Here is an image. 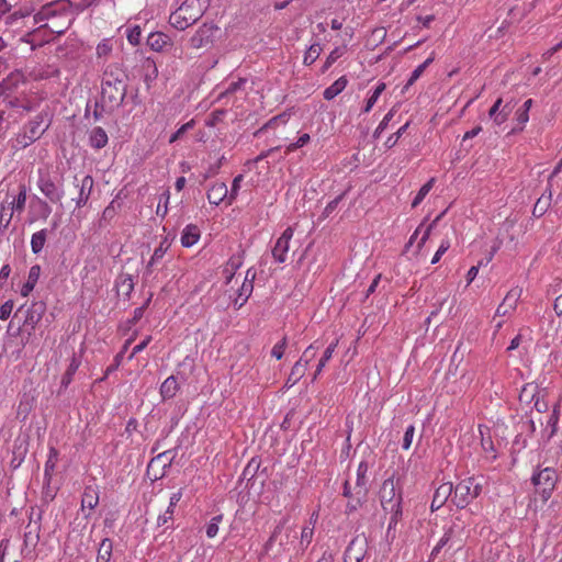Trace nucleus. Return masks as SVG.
Wrapping results in <instances>:
<instances>
[{
  "label": "nucleus",
  "mask_w": 562,
  "mask_h": 562,
  "mask_svg": "<svg viewBox=\"0 0 562 562\" xmlns=\"http://www.w3.org/2000/svg\"><path fill=\"white\" fill-rule=\"evenodd\" d=\"M212 0H183L169 16L171 26L184 31L198 22L211 5Z\"/></svg>",
  "instance_id": "f257e3e1"
},
{
  "label": "nucleus",
  "mask_w": 562,
  "mask_h": 562,
  "mask_svg": "<svg viewBox=\"0 0 562 562\" xmlns=\"http://www.w3.org/2000/svg\"><path fill=\"white\" fill-rule=\"evenodd\" d=\"M46 306L43 302H32L31 304L21 305L14 314V318L21 317L23 331L27 333V340L34 335L37 324L43 318Z\"/></svg>",
  "instance_id": "f03ea898"
},
{
  "label": "nucleus",
  "mask_w": 562,
  "mask_h": 562,
  "mask_svg": "<svg viewBox=\"0 0 562 562\" xmlns=\"http://www.w3.org/2000/svg\"><path fill=\"white\" fill-rule=\"evenodd\" d=\"M36 186L46 198V201L55 204L61 203L65 196L64 183L61 180H56L49 171L44 169L37 170Z\"/></svg>",
  "instance_id": "7ed1b4c3"
},
{
  "label": "nucleus",
  "mask_w": 562,
  "mask_h": 562,
  "mask_svg": "<svg viewBox=\"0 0 562 562\" xmlns=\"http://www.w3.org/2000/svg\"><path fill=\"white\" fill-rule=\"evenodd\" d=\"M481 490V484L474 477H467L453 486L452 503L459 508H464L480 495Z\"/></svg>",
  "instance_id": "20e7f679"
},
{
  "label": "nucleus",
  "mask_w": 562,
  "mask_h": 562,
  "mask_svg": "<svg viewBox=\"0 0 562 562\" xmlns=\"http://www.w3.org/2000/svg\"><path fill=\"white\" fill-rule=\"evenodd\" d=\"M531 482L536 491L541 495L542 501L547 502L555 487L558 482V473L553 468H544L535 472Z\"/></svg>",
  "instance_id": "39448f33"
},
{
  "label": "nucleus",
  "mask_w": 562,
  "mask_h": 562,
  "mask_svg": "<svg viewBox=\"0 0 562 562\" xmlns=\"http://www.w3.org/2000/svg\"><path fill=\"white\" fill-rule=\"evenodd\" d=\"M379 496L384 512L402 509V494L397 491L393 476L383 481Z\"/></svg>",
  "instance_id": "423d86ee"
},
{
  "label": "nucleus",
  "mask_w": 562,
  "mask_h": 562,
  "mask_svg": "<svg viewBox=\"0 0 562 562\" xmlns=\"http://www.w3.org/2000/svg\"><path fill=\"white\" fill-rule=\"evenodd\" d=\"M127 85H102L101 102L102 109L114 111L119 109L126 98Z\"/></svg>",
  "instance_id": "0eeeda50"
},
{
  "label": "nucleus",
  "mask_w": 562,
  "mask_h": 562,
  "mask_svg": "<svg viewBox=\"0 0 562 562\" xmlns=\"http://www.w3.org/2000/svg\"><path fill=\"white\" fill-rule=\"evenodd\" d=\"M218 31L220 29L215 23H203L191 36L190 46L195 49L211 46Z\"/></svg>",
  "instance_id": "6e6552de"
},
{
  "label": "nucleus",
  "mask_w": 562,
  "mask_h": 562,
  "mask_svg": "<svg viewBox=\"0 0 562 562\" xmlns=\"http://www.w3.org/2000/svg\"><path fill=\"white\" fill-rule=\"evenodd\" d=\"M71 2L69 0H55L52 2H48L34 13V23L35 24H46L53 19H56V16L60 15V12L65 8H70Z\"/></svg>",
  "instance_id": "1a4fd4ad"
},
{
  "label": "nucleus",
  "mask_w": 562,
  "mask_h": 562,
  "mask_svg": "<svg viewBox=\"0 0 562 562\" xmlns=\"http://www.w3.org/2000/svg\"><path fill=\"white\" fill-rule=\"evenodd\" d=\"M52 124V115L43 110L22 127L32 138L40 139Z\"/></svg>",
  "instance_id": "9d476101"
},
{
  "label": "nucleus",
  "mask_w": 562,
  "mask_h": 562,
  "mask_svg": "<svg viewBox=\"0 0 562 562\" xmlns=\"http://www.w3.org/2000/svg\"><path fill=\"white\" fill-rule=\"evenodd\" d=\"M293 235H294V228L289 226L278 237V239L276 240V243L271 249V255H272L274 262L284 263L288 260V254L290 250V241L293 238Z\"/></svg>",
  "instance_id": "9b49d317"
},
{
  "label": "nucleus",
  "mask_w": 562,
  "mask_h": 562,
  "mask_svg": "<svg viewBox=\"0 0 562 562\" xmlns=\"http://www.w3.org/2000/svg\"><path fill=\"white\" fill-rule=\"evenodd\" d=\"M75 19L74 7L65 8L60 15L56 16L46 24H41V29H47L52 34L61 35L64 34L71 25Z\"/></svg>",
  "instance_id": "f8f14e48"
},
{
  "label": "nucleus",
  "mask_w": 562,
  "mask_h": 562,
  "mask_svg": "<svg viewBox=\"0 0 562 562\" xmlns=\"http://www.w3.org/2000/svg\"><path fill=\"white\" fill-rule=\"evenodd\" d=\"M74 186L79 190L78 196L74 199V201L76 203V207L81 209L87 205L90 199L94 180L90 175H86L81 179H79L78 176H75Z\"/></svg>",
  "instance_id": "ddd939ff"
},
{
  "label": "nucleus",
  "mask_w": 562,
  "mask_h": 562,
  "mask_svg": "<svg viewBox=\"0 0 562 562\" xmlns=\"http://www.w3.org/2000/svg\"><path fill=\"white\" fill-rule=\"evenodd\" d=\"M31 211H30V217L29 223L32 224L36 221H46L49 215L52 214V207L48 204V202L44 199H41L36 195L31 201L30 204Z\"/></svg>",
  "instance_id": "4468645a"
},
{
  "label": "nucleus",
  "mask_w": 562,
  "mask_h": 562,
  "mask_svg": "<svg viewBox=\"0 0 562 562\" xmlns=\"http://www.w3.org/2000/svg\"><path fill=\"white\" fill-rule=\"evenodd\" d=\"M513 109L514 105L510 102L503 105V99L498 98L490 109L488 116L496 125H502L507 121Z\"/></svg>",
  "instance_id": "2eb2a0df"
},
{
  "label": "nucleus",
  "mask_w": 562,
  "mask_h": 562,
  "mask_svg": "<svg viewBox=\"0 0 562 562\" xmlns=\"http://www.w3.org/2000/svg\"><path fill=\"white\" fill-rule=\"evenodd\" d=\"M369 468V462L366 459L361 460L358 464L355 493L358 496V501H360V497H364L367 495Z\"/></svg>",
  "instance_id": "dca6fc26"
},
{
  "label": "nucleus",
  "mask_w": 562,
  "mask_h": 562,
  "mask_svg": "<svg viewBox=\"0 0 562 562\" xmlns=\"http://www.w3.org/2000/svg\"><path fill=\"white\" fill-rule=\"evenodd\" d=\"M58 227V221L52 222V228H42L31 236V250L34 255H40L47 241L48 234Z\"/></svg>",
  "instance_id": "f3484780"
},
{
  "label": "nucleus",
  "mask_w": 562,
  "mask_h": 562,
  "mask_svg": "<svg viewBox=\"0 0 562 562\" xmlns=\"http://www.w3.org/2000/svg\"><path fill=\"white\" fill-rule=\"evenodd\" d=\"M453 496V485L450 482L440 484L434 494L432 502H431V510L435 512L442 507L449 497L452 498Z\"/></svg>",
  "instance_id": "a211bd4d"
},
{
  "label": "nucleus",
  "mask_w": 562,
  "mask_h": 562,
  "mask_svg": "<svg viewBox=\"0 0 562 562\" xmlns=\"http://www.w3.org/2000/svg\"><path fill=\"white\" fill-rule=\"evenodd\" d=\"M207 200L213 205H220L222 202L226 201L228 204V189L224 182H215L213 183L207 192Z\"/></svg>",
  "instance_id": "6ab92c4d"
},
{
  "label": "nucleus",
  "mask_w": 562,
  "mask_h": 562,
  "mask_svg": "<svg viewBox=\"0 0 562 562\" xmlns=\"http://www.w3.org/2000/svg\"><path fill=\"white\" fill-rule=\"evenodd\" d=\"M126 80L127 76L123 69L117 65H109L103 72L102 85H127Z\"/></svg>",
  "instance_id": "aec40b11"
},
{
  "label": "nucleus",
  "mask_w": 562,
  "mask_h": 562,
  "mask_svg": "<svg viewBox=\"0 0 562 562\" xmlns=\"http://www.w3.org/2000/svg\"><path fill=\"white\" fill-rule=\"evenodd\" d=\"M40 540V526L36 527L35 531L32 530L25 531L23 537V546L21 548V553L23 558L31 559L34 557L35 548Z\"/></svg>",
  "instance_id": "412c9836"
},
{
  "label": "nucleus",
  "mask_w": 562,
  "mask_h": 562,
  "mask_svg": "<svg viewBox=\"0 0 562 562\" xmlns=\"http://www.w3.org/2000/svg\"><path fill=\"white\" fill-rule=\"evenodd\" d=\"M99 504V488L97 485H87L81 497V510H93Z\"/></svg>",
  "instance_id": "4be33fe9"
},
{
  "label": "nucleus",
  "mask_w": 562,
  "mask_h": 562,
  "mask_svg": "<svg viewBox=\"0 0 562 562\" xmlns=\"http://www.w3.org/2000/svg\"><path fill=\"white\" fill-rule=\"evenodd\" d=\"M134 279L131 274H120L115 281L117 295L122 296L124 300H128L134 291Z\"/></svg>",
  "instance_id": "5701e85b"
},
{
  "label": "nucleus",
  "mask_w": 562,
  "mask_h": 562,
  "mask_svg": "<svg viewBox=\"0 0 562 562\" xmlns=\"http://www.w3.org/2000/svg\"><path fill=\"white\" fill-rule=\"evenodd\" d=\"M180 390V384L175 375L168 376L160 385L159 393L162 401L173 398Z\"/></svg>",
  "instance_id": "b1692460"
},
{
  "label": "nucleus",
  "mask_w": 562,
  "mask_h": 562,
  "mask_svg": "<svg viewBox=\"0 0 562 562\" xmlns=\"http://www.w3.org/2000/svg\"><path fill=\"white\" fill-rule=\"evenodd\" d=\"M201 236L200 228L194 224H188L181 233V245L186 248L195 245Z\"/></svg>",
  "instance_id": "393cba45"
},
{
  "label": "nucleus",
  "mask_w": 562,
  "mask_h": 562,
  "mask_svg": "<svg viewBox=\"0 0 562 562\" xmlns=\"http://www.w3.org/2000/svg\"><path fill=\"white\" fill-rule=\"evenodd\" d=\"M140 68L144 81L149 87L158 77L156 61L150 57H146L143 59Z\"/></svg>",
  "instance_id": "a878e982"
},
{
  "label": "nucleus",
  "mask_w": 562,
  "mask_h": 562,
  "mask_svg": "<svg viewBox=\"0 0 562 562\" xmlns=\"http://www.w3.org/2000/svg\"><path fill=\"white\" fill-rule=\"evenodd\" d=\"M59 452L55 447H49L48 449V456L47 460L44 465V483L49 485L53 472L56 468L57 461H58Z\"/></svg>",
  "instance_id": "bb28decb"
},
{
  "label": "nucleus",
  "mask_w": 562,
  "mask_h": 562,
  "mask_svg": "<svg viewBox=\"0 0 562 562\" xmlns=\"http://www.w3.org/2000/svg\"><path fill=\"white\" fill-rule=\"evenodd\" d=\"M27 200V188L25 184L19 186V192L13 196L11 201H9V209L18 214H21L26 204Z\"/></svg>",
  "instance_id": "cd10ccee"
},
{
  "label": "nucleus",
  "mask_w": 562,
  "mask_h": 562,
  "mask_svg": "<svg viewBox=\"0 0 562 562\" xmlns=\"http://www.w3.org/2000/svg\"><path fill=\"white\" fill-rule=\"evenodd\" d=\"M390 514V520L385 532V539L392 543L396 538V526L402 519L403 509L396 508L395 510L386 512Z\"/></svg>",
  "instance_id": "c85d7f7f"
},
{
  "label": "nucleus",
  "mask_w": 562,
  "mask_h": 562,
  "mask_svg": "<svg viewBox=\"0 0 562 562\" xmlns=\"http://www.w3.org/2000/svg\"><path fill=\"white\" fill-rule=\"evenodd\" d=\"M109 137L106 132L100 127L97 126L91 130L89 135V145L94 149H102L108 145Z\"/></svg>",
  "instance_id": "c756f323"
},
{
  "label": "nucleus",
  "mask_w": 562,
  "mask_h": 562,
  "mask_svg": "<svg viewBox=\"0 0 562 562\" xmlns=\"http://www.w3.org/2000/svg\"><path fill=\"white\" fill-rule=\"evenodd\" d=\"M169 44V36L161 32H151L147 37V45L155 52H161Z\"/></svg>",
  "instance_id": "7c9ffc66"
},
{
  "label": "nucleus",
  "mask_w": 562,
  "mask_h": 562,
  "mask_svg": "<svg viewBox=\"0 0 562 562\" xmlns=\"http://www.w3.org/2000/svg\"><path fill=\"white\" fill-rule=\"evenodd\" d=\"M41 274V267L34 265L30 268L26 282L21 288V295L27 296L35 288Z\"/></svg>",
  "instance_id": "2f4dec72"
},
{
  "label": "nucleus",
  "mask_w": 562,
  "mask_h": 562,
  "mask_svg": "<svg viewBox=\"0 0 562 562\" xmlns=\"http://www.w3.org/2000/svg\"><path fill=\"white\" fill-rule=\"evenodd\" d=\"M347 85H348L347 78L345 76L339 77L329 87H327L324 90V92H323L324 99L327 101L335 99L339 93H341L345 90Z\"/></svg>",
  "instance_id": "473e14b6"
},
{
  "label": "nucleus",
  "mask_w": 562,
  "mask_h": 562,
  "mask_svg": "<svg viewBox=\"0 0 562 562\" xmlns=\"http://www.w3.org/2000/svg\"><path fill=\"white\" fill-rule=\"evenodd\" d=\"M14 212L9 209L8 198L0 203V234H4L9 228L11 221L14 216Z\"/></svg>",
  "instance_id": "72a5a7b5"
},
{
  "label": "nucleus",
  "mask_w": 562,
  "mask_h": 562,
  "mask_svg": "<svg viewBox=\"0 0 562 562\" xmlns=\"http://www.w3.org/2000/svg\"><path fill=\"white\" fill-rule=\"evenodd\" d=\"M113 554V542L110 538H104L99 543L95 562H110Z\"/></svg>",
  "instance_id": "f704fd0d"
},
{
  "label": "nucleus",
  "mask_w": 562,
  "mask_h": 562,
  "mask_svg": "<svg viewBox=\"0 0 562 562\" xmlns=\"http://www.w3.org/2000/svg\"><path fill=\"white\" fill-rule=\"evenodd\" d=\"M243 256L240 255H233L226 262L223 273L226 278V283H229L232 279L234 278L236 271L241 267L243 265Z\"/></svg>",
  "instance_id": "c9c22d12"
},
{
  "label": "nucleus",
  "mask_w": 562,
  "mask_h": 562,
  "mask_svg": "<svg viewBox=\"0 0 562 562\" xmlns=\"http://www.w3.org/2000/svg\"><path fill=\"white\" fill-rule=\"evenodd\" d=\"M548 195L542 194L541 198H539L533 206L532 214L536 217H541L549 209L552 198V190L551 188L547 189Z\"/></svg>",
  "instance_id": "e433bc0d"
},
{
  "label": "nucleus",
  "mask_w": 562,
  "mask_h": 562,
  "mask_svg": "<svg viewBox=\"0 0 562 562\" xmlns=\"http://www.w3.org/2000/svg\"><path fill=\"white\" fill-rule=\"evenodd\" d=\"M434 61V57H428L423 64L418 65L411 74L406 85L403 87V92H406L424 74L426 68Z\"/></svg>",
  "instance_id": "4c0bfd02"
},
{
  "label": "nucleus",
  "mask_w": 562,
  "mask_h": 562,
  "mask_svg": "<svg viewBox=\"0 0 562 562\" xmlns=\"http://www.w3.org/2000/svg\"><path fill=\"white\" fill-rule=\"evenodd\" d=\"M306 373V369H304L303 363H294L291 372L285 381V387L291 389L294 386Z\"/></svg>",
  "instance_id": "58836bf2"
},
{
  "label": "nucleus",
  "mask_w": 562,
  "mask_h": 562,
  "mask_svg": "<svg viewBox=\"0 0 562 562\" xmlns=\"http://www.w3.org/2000/svg\"><path fill=\"white\" fill-rule=\"evenodd\" d=\"M385 88H386V85L384 82H379L375 86V88L370 93L369 98L367 99L366 105L362 110L363 113H369L372 110V108L374 106V104L379 100L380 95L385 90Z\"/></svg>",
  "instance_id": "ea45409f"
},
{
  "label": "nucleus",
  "mask_w": 562,
  "mask_h": 562,
  "mask_svg": "<svg viewBox=\"0 0 562 562\" xmlns=\"http://www.w3.org/2000/svg\"><path fill=\"white\" fill-rule=\"evenodd\" d=\"M80 360L76 356L71 358L70 363L61 378V385L67 387L71 383L74 375L80 367Z\"/></svg>",
  "instance_id": "a19ab883"
},
{
  "label": "nucleus",
  "mask_w": 562,
  "mask_h": 562,
  "mask_svg": "<svg viewBox=\"0 0 562 562\" xmlns=\"http://www.w3.org/2000/svg\"><path fill=\"white\" fill-rule=\"evenodd\" d=\"M318 349H319L318 340H316L313 344H311L303 351L302 356L296 361V363H303L304 364V369L307 370V367H308L310 362L316 357V353H317Z\"/></svg>",
  "instance_id": "79ce46f5"
},
{
  "label": "nucleus",
  "mask_w": 562,
  "mask_h": 562,
  "mask_svg": "<svg viewBox=\"0 0 562 562\" xmlns=\"http://www.w3.org/2000/svg\"><path fill=\"white\" fill-rule=\"evenodd\" d=\"M35 12V8L33 5H23L20 9L15 10L13 13L7 16L5 24L10 25L18 21L19 19L30 16Z\"/></svg>",
  "instance_id": "37998d69"
},
{
  "label": "nucleus",
  "mask_w": 562,
  "mask_h": 562,
  "mask_svg": "<svg viewBox=\"0 0 562 562\" xmlns=\"http://www.w3.org/2000/svg\"><path fill=\"white\" fill-rule=\"evenodd\" d=\"M35 142V138H32L29 134H26L25 131L22 130L13 139L12 148L15 150L25 149Z\"/></svg>",
  "instance_id": "c03bdc74"
},
{
  "label": "nucleus",
  "mask_w": 562,
  "mask_h": 562,
  "mask_svg": "<svg viewBox=\"0 0 562 562\" xmlns=\"http://www.w3.org/2000/svg\"><path fill=\"white\" fill-rule=\"evenodd\" d=\"M539 395V387L536 384L527 383L522 386V390L519 394L520 402H532L533 398Z\"/></svg>",
  "instance_id": "a18cd8bd"
},
{
  "label": "nucleus",
  "mask_w": 562,
  "mask_h": 562,
  "mask_svg": "<svg viewBox=\"0 0 562 562\" xmlns=\"http://www.w3.org/2000/svg\"><path fill=\"white\" fill-rule=\"evenodd\" d=\"M59 76V69L54 66H45L34 71L35 80H46L50 78H57Z\"/></svg>",
  "instance_id": "49530a36"
},
{
  "label": "nucleus",
  "mask_w": 562,
  "mask_h": 562,
  "mask_svg": "<svg viewBox=\"0 0 562 562\" xmlns=\"http://www.w3.org/2000/svg\"><path fill=\"white\" fill-rule=\"evenodd\" d=\"M322 53V47L318 43L310 45V47L306 49L303 58V63L305 66H311L316 61V59L319 57Z\"/></svg>",
  "instance_id": "de8ad7c7"
},
{
  "label": "nucleus",
  "mask_w": 562,
  "mask_h": 562,
  "mask_svg": "<svg viewBox=\"0 0 562 562\" xmlns=\"http://www.w3.org/2000/svg\"><path fill=\"white\" fill-rule=\"evenodd\" d=\"M521 293H522V290L518 286L510 289L503 300L504 306L515 310L517 302L519 301V299L521 296Z\"/></svg>",
  "instance_id": "09e8293b"
},
{
  "label": "nucleus",
  "mask_w": 562,
  "mask_h": 562,
  "mask_svg": "<svg viewBox=\"0 0 562 562\" xmlns=\"http://www.w3.org/2000/svg\"><path fill=\"white\" fill-rule=\"evenodd\" d=\"M435 182H436V179L430 178L425 184L422 186V188L417 192L416 196L412 201V207H416L423 202V200L426 198V195L432 189Z\"/></svg>",
  "instance_id": "8fccbe9b"
},
{
  "label": "nucleus",
  "mask_w": 562,
  "mask_h": 562,
  "mask_svg": "<svg viewBox=\"0 0 562 562\" xmlns=\"http://www.w3.org/2000/svg\"><path fill=\"white\" fill-rule=\"evenodd\" d=\"M452 533H453V530L451 528L445 531L442 537L439 539L437 544L431 550V553H430L431 560H435L438 557V554L440 553V551L450 542Z\"/></svg>",
  "instance_id": "3c124183"
},
{
  "label": "nucleus",
  "mask_w": 562,
  "mask_h": 562,
  "mask_svg": "<svg viewBox=\"0 0 562 562\" xmlns=\"http://www.w3.org/2000/svg\"><path fill=\"white\" fill-rule=\"evenodd\" d=\"M223 521V515L218 514L211 518V520L205 526L206 537L212 539L217 536L220 530V525Z\"/></svg>",
  "instance_id": "603ef678"
},
{
  "label": "nucleus",
  "mask_w": 562,
  "mask_h": 562,
  "mask_svg": "<svg viewBox=\"0 0 562 562\" xmlns=\"http://www.w3.org/2000/svg\"><path fill=\"white\" fill-rule=\"evenodd\" d=\"M132 341H133V338H128V339L124 342L122 350H121V351H120V352L114 357V363H113L112 366H110V367H108V368H106V370H105V374H104V378H103V379H106V378H108V375H109L111 372L115 371V370L120 367V364H121V362H122V359H123V355L126 352V350H127V348L130 347V345L132 344Z\"/></svg>",
  "instance_id": "864d4df0"
},
{
  "label": "nucleus",
  "mask_w": 562,
  "mask_h": 562,
  "mask_svg": "<svg viewBox=\"0 0 562 562\" xmlns=\"http://www.w3.org/2000/svg\"><path fill=\"white\" fill-rule=\"evenodd\" d=\"M447 210L442 211L436 218L425 228L419 241L417 243V248L422 249V247L426 244L427 239L430 236L431 231L436 227L438 222L445 216Z\"/></svg>",
  "instance_id": "5fc2aeb1"
},
{
  "label": "nucleus",
  "mask_w": 562,
  "mask_h": 562,
  "mask_svg": "<svg viewBox=\"0 0 562 562\" xmlns=\"http://www.w3.org/2000/svg\"><path fill=\"white\" fill-rule=\"evenodd\" d=\"M113 50V40L104 38L102 40L95 48V54L98 58H106Z\"/></svg>",
  "instance_id": "6e6d98bb"
},
{
  "label": "nucleus",
  "mask_w": 562,
  "mask_h": 562,
  "mask_svg": "<svg viewBox=\"0 0 562 562\" xmlns=\"http://www.w3.org/2000/svg\"><path fill=\"white\" fill-rule=\"evenodd\" d=\"M254 290V284H248V282H243L241 286L238 290L239 297L241 299V302H238V300H234V304L236 308H240L249 299Z\"/></svg>",
  "instance_id": "4d7b16f0"
},
{
  "label": "nucleus",
  "mask_w": 562,
  "mask_h": 562,
  "mask_svg": "<svg viewBox=\"0 0 562 562\" xmlns=\"http://www.w3.org/2000/svg\"><path fill=\"white\" fill-rule=\"evenodd\" d=\"M168 248L169 245H167L166 241L160 243V245L154 250V254L151 255L150 260L148 261L147 268H150L158 263L166 255Z\"/></svg>",
  "instance_id": "13d9d810"
},
{
  "label": "nucleus",
  "mask_w": 562,
  "mask_h": 562,
  "mask_svg": "<svg viewBox=\"0 0 562 562\" xmlns=\"http://www.w3.org/2000/svg\"><path fill=\"white\" fill-rule=\"evenodd\" d=\"M285 521H286V520H285V519H283V520H281V521H280V522L274 527V529H273V531H272L271 536L269 537V539L267 540V542H266V543H265V546H263V550H265V552H266V553H268V552L272 549V547H273V544H274V542H276V540H277L278 536L281 533V531H282V530H283V528H284Z\"/></svg>",
  "instance_id": "bf43d9fd"
},
{
  "label": "nucleus",
  "mask_w": 562,
  "mask_h": 562,
  "mask_svg": "<svg viewBox=\"0 0 562 562\" xmlns=\"http://www.w3.org/2000/svg\"><path fill=\"white\" fill-rule=\"evenodd\" d=\"M481 446L486 457L490 458L492 461H494L497 458L496 449L491 437L482 436Z\"/></svg>",
  "instance_id": "052dcab7"
},
{
  "label": "nucleus",
  "mask_w": 562,
  "mask_h": 562,
  "mask_svg": "<svg viewBox=\"0 0 562 562\" xmlns=\"http://www.w3.org/2000/svg\"><path fill=\"white\" fill-rule=\"evenodd\" d=\"M170 199L169 190H166L159 198V202L156 209V214L160 217H165L168 213V203Z\"/></svg>",
  "instance_id": "680f3d73"
},
{
  "label": "nucleus",
  "mask_w": 562,
  "mask_h": 562,
  "mask_svg": "<svg viewBox=\"0 0 562 562\" xmlns=\"http://www.w3.org/2000/svg\"><path fill=\"white\" fill-rule=\"evenodd\" d=\"M126 38L128 43L133 46H136L140 43L142 40V29L138 25H134L132 27H127L126 30Z\"/></svg>",
  "instance_id": "e2e57ef3"
},
{
  "label": "nucleus",
  "mask_w": 562,
  "mask_h": 562,
  "mask_svg": "<svg viewBox=\"0 0 562 562\" xmlns=\"http://www.w3.org/2000/svg\"><path fill=\"white\" fill-rule=\"evenodd\" d=\"M243 179V175H238L233 179L231 190L228 191V205H231L236 200Z\"/></svg>",
  "instance_id": "0e129e2a"
},
{
  "label": "nucleus",
  "mask_w": 562,
  "mask_h": 562,
  "mask_svg": "<svg viewBox=\"0 0 562 562\" xmlns=\"http://www.w3.org/2000/svg\"><path fill=\"white\" fill-rule=\"evenodd\" d=\"M342 54H344V49H342V48H340V47H336V48H334V49L329 53V55L327 56V58H326V60H325V63H324V65H323V72H325L326 70H328V69L331 67V65H333V64H334L338 58H340V57L342 56Z\"/></svg>",
  "instance_id": "69168bd1"
},
{
  "label": "nucleus",
  "mask_w": 562,
  "mask_h": 562,
  "mask_svg": "<svg viewBox=\"0 0 562 562\" xmlns=\"http://www.w3.org/2000/svg\"><path fill=\"white\" fill-rule=\"evenodd\" d=\"M314 535V526H304L301 532L300 544L303 549L307 548V546L312 542Z\"/></svg>",
  "instance_id": "338daca9"
},
{
  "label": "nucleus",
  "mask_w": 562,
  "mask_h": 562,
  "mask_svg": "<svg viewBox=\"0 0 562 562\" xmlns=\"http://www.w3.org/2000/svg\"><path fill=\"white\" fill-rule=\"evenodd\" d=\"M288 346V339L284 336L280 341H278L273 348L271 349V356L276 358L277 360H280L285 351V348Z\"/></svg>",
  "instance_id": "774afa93"
}]
</instances>
